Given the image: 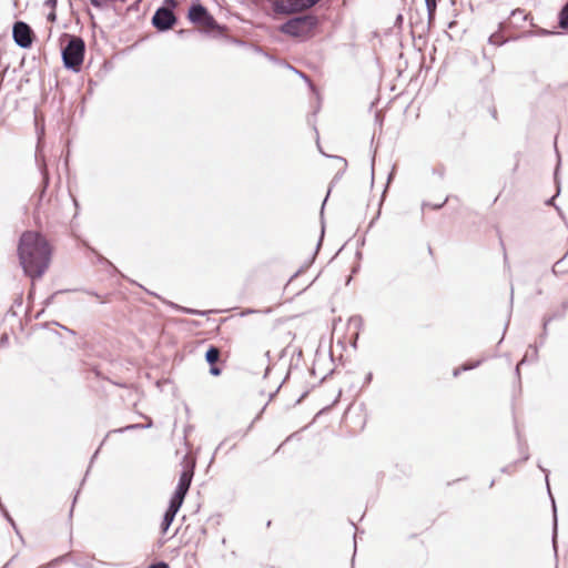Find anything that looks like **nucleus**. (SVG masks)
Masks as SVG:
<instances>
[{
	"instance_id": "1",
	"label": "nucleus",
	"mask_w": 568,
	"mask_h": 568,
	"mask_svg": "<svg viewBox=\"0 0 568 568\" xmlns=\"http://www.w3.org/2000/svg\"><path fill=\"white\" fill-rule=\"evenodd\" d=\"M17 254L24 274L36 281L49 268L52 247L41 233L26 231L18 241Z\"/></svg>"
},
{
	"instance_id": "2",
	"label": "nucleus",
	"mask_w": 568,
	"mask_h": 568,
	"mask_svg": "<svg viewBox=\"0 0 568 568\" xmlns=\"http://www.w3.org/2000/svg\"><path fill=\"white\" fill-rule=\"evenodd\" d=\"M64 65L78 71L83 62L84 42L80 38L72 37L62 52Z\"/></svg>"
},
{
	"instance_id": "3",
	"label": "nucleus",
	"mask_w": 568,
	"mask_h": 568,
	"mask_svg": "<svg viewBox=\"0 0 568 568\" xmlns=\"http://www.w3.org/2000/svg\"><path fill=\"white\" fill-rule=\"evenodd\" d=\"M316 24L313 17H303L288 21L282 27V31L293 37H305Z\"/></svg>"
},
{
	"instance_id": "4",
	"label": "nucleus",
	"mask_w": 568,
	"mask_h": 568,
	"mask_svg": "<svg viewBox=\"0 0 568 568\" xmlns=\"http://www.w3.org/2000/svg\"><path fill=\"white\" fill-rule=\"evenodd\" d=\"M320 0H282L275 3V11L282 13H293L306 10L317 3Z\"/></svg>"
},
{
	"instance_id": "5",
	"label": "nucleus",
	"mask_w": 568,
	"mask_h": 568,
	"mask_svg": "<svg viewBox=\"0 0 568 568\" xmlns=\"http://www.w3.org/2000/svg\"><path fill=\"white\" fill-rule=\"evenodd\" d=\"M13 39L19 47L29 48L33 41L30 27L21 21L16 22L13 26Z\"/></svg>"
},
{
	"instance_id": "6",
	"label": "nucleus",
	"mask_w": 568,
	"mask_h": 568,
	"mask_svg": "<svg viewBox=\"0 0 568 568\" xmlns=\"http://www.w3.org/2000/svg\"><path fill=\"white\" fill-rule=\"evenodd\" d=\"M192 477H193L192 468L185 469L182 471L180 479H179L176 490L171 499L172 501H175L176 504L179 503L182 505L184 497H185V495L189 490V487L191 485Z\"/></svg>"
},
{
	"instance_id": "7",
	"label": "nucleus",
	"mask_w": 568,
	"mask_h": 568,
	"mask_svg": "<svg viewBox=\"0 0 568 568\" xmlns=\"http://www.w3.org/2000/svg\"><path fill=\"white\" fill-rule=\"evenodd\" d=\"M189 17L192 22L199 24L202 28H211L214 23L212 17L201 4H193L190 9Z\"/></svg>"
},
{
	"instance_id": "8",
	"label": "nucleus",
	"mask_w": 568,
	"mask_h": 568,
	"mask_svg": "<svg viewBox=\"0 0 568 568\" xmlns=\"http://www.w3.org/2000/svg\"><path fill=\"white\" fill-rule=\"evenodd\" d=\"M173 13L165 8L159 9L153 17L154 26L162 30L169 29L173 24Z\"/></svg>"
},
{
	"instance_id": "9",
	"label": "nucleus",
	"mask_w": 568,
	"mask_h": 568,
	"mask_svg": "<svg viewBox=\"0 0 568 568\" xmlns=\"http://www.w3.org/2000/svg\"><path fill=\"white\" fill-rule=\"evenodd\" d=\"M181 507V504H176L175 501H170V506L168 508V510L165 511L164 514V517H163V521H162V531L163 532H166L169 527L171 526L172 521L174 520V517L178 513V510L180 509Z\"/></svg>"
},
{
	"instance_id": "10",
	"label": "nucleus",
	"mask_w": 568,
	"mask_h": 568,
	"mask_svg": "<svg viewBox=\"0 0 568 568\" xmlns=\"http://www.w3.org/2000/svg\"><path fill=\"white\" fill-rule=\"evenodd\" d=\"M219 355H220V352L217 348L215 347H211L206 354H205V358L206 361L210 363V364H213L215 363L217 359H219Z\"/></svg>"
},
{
	"instance_id": "11",
	"label": "nucleus",
	"mask_w": 568,
	"mask_h": 568,
	"mask_svg": "<svg viewBox=\"0 0 568 568\" xmlns=\"http://www.w3.org/2000/svg\"><path fill=\"white\" fill-rule=\"evenodd\" d=\"M348 324L351 327L358 329L363 325V320L359 316H353L349 318Z\"/></svg>"
},
{
	"instance_id": "12",
	"label": "nucleus",
	"mask_w": 568,
	"mask_h": 568,
	"mask_svg": "<svg viewBox=\"0 0 568 568\" xmlns=\"http://www.w3.org/2000/svg\"><path fill=\"white\" fill-rule=\"evenodd\" d=\"M426 3H427V8H428L429 12H432L436 7L434 0H426Z\"/></svg>"
},
{
	"instance_id": "13",
	"label": "nucleus",
	"mask_w": 568,
	"mask_h": 568,
	"mask_svg": "<svg viewBox=\"0 0 568 568\" xmlns=\"http://www.w3.org/2000/svg\"><path fill=\"white\" fill-rule=\"evenodd\" d=\"M180 310L184 313H187V314H199L197 311L195 310H191V308H186V307H180Z\"/></svg>"
},
{
	"instance_id": "14",
	"label": "nucleus",
	"mask_w": 568,
	"mask_h": 568,
	"mask_svg": "<svg viewBox=\"0 0 568 568\" xmlns=\"http://www.w3.org/2000/svg\"><path fill=\"white\" fill-rule=\"evenodd\" d=\"M90 294H92V295L97 296V298H98L101 303H104V302H105V300H104L100 294H98V293H95V292H90Z\"/></svg>"
},
{
	"instance_id": "15",
	"label": "nucleus",
	"mask_w": 568,
	"mask_h": 568,
	"mask_svg": "<svg viewBox=\"0 0 568 568\" xmlns=\"http://www.w3.org/2000/svg\"><path fill=\"white\" fill-rule=\"evenodd\" d=\"M149 568H169L166 564L152 565Z\"/></svg>"
},
{
	"instance_id": "16",
	"label": "nucleus",
	"mask_w": 568,
	"mask_h": 568,
	"mask_svg": "<svg viewBox=\"0 0 568 568\" xmlns=\"http://www.w3.org/2000/svg\"><path fill=\"white\" fill-rule=\"evenodd\" d=\"M90 1L95 7H101L102 6V0H90Z\"/></svg>"
},
{
	"instance_id": "17",
	"label": "nucleus",
	"mask_w": 568,
	"mask_h": 568,
	"mask_svg": "<svg viewBox=\"0 0 568 568\" xmlns=\"http://www.w3.org/2000/svg\"><path fill=\"white\" fill-rule=\"evenodd\" d=\"M48 6H50L52 9L54 8L55 6V0H47L45 2Z\"/></svg>"
},
{
	"instance_id": "18",
	"label": "nucleus",
	"mask_w": 568,
	"mask_h": 568,
	"mask_svg": "<svg viewBox=\"0 0 568 568\" xmlns=\"http://www.w3.org/2000/svg\"><path fill=\"white\" fill-rule=\"evenodd\" d=\"M211 374H213V375H219V374H220V369H219V368H216V367H212V368H211Z\"/></svg>"
},
{
	"instance_id": "19",
	"label": "nucleus",
	"mask_w": 568,
	"mask_h": 568,
	"mask_svg": "<svg viewBox=\"0 0 568 568\" xmlns=\"http://www.w3.org/2000/svg\"><path fill=\"white\" fill-rule=\"evenodd\" d=\"M48 18H49L51 21H54V19H55V13H54V11H51V12L49 13Z\"/></svg>"
},
{
	"instance_id": "20",
	"label": "nucleus",
	"mask_w": 568,
	"mask_h": 568,
	"mask_svg": "<svg viewBox=\"0 0 568 568\" xmlns=\"http://www.w3.org/2000/svg\"><path fill=\"white\" fill-rule=\"evenodd\" d=\"M139 427V425H131V426H128L126 429H132V428H136Z\"/></svg>"
},
{
	"instance_id": "21",
	"label": "nucleus",
	"mask_w": 568,
	"mask_h": 568,
	"mask_svg": "<svg viewBox=\"0 0 568 568\" xmlns=\"http://www.w3.org/2000/svg\"><path fill=\"white\" fill-rule=\"evenodd\" d=\"M473 367H474V366H464V367H463V371H467V369H470V368H473Z\"/></svg>"
},
{
	"instance_id": "22",
	"label": "nucleus",
	"mask_w": 568,
	"mask_h": 568,
	"mask_svg": "<svg viewBox=\"0 0 568 568\" xmlns=\"http://www.w3.org/2000/svg\"><path fill=\"white\" fill-rule=\"evenodd\" d=\"M458 374H459V369H456V371L454 372V375H455V376H457Z\"/></svg>"
}]
</instances>
